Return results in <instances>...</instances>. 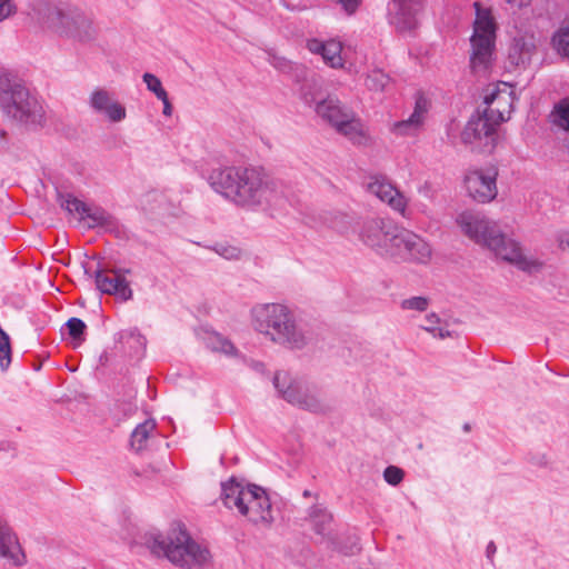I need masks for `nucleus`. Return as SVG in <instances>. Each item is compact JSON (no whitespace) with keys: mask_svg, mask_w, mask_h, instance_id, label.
<instances>
[{"mask_svg":"<svg viewBox=\"0 0 569 569\" xmlns=\"http://www.w3.org/2000/svg\"><path fill=\"white\" fill-rule=\"evenodd\" d=\"M143 545L154 557L164 558L179 569H204L212 565L209 548L193 539L182 525L172 526L166 533H146Z\"/></svg>","mask_w":569,"mask_h":569,"instance_id":"nucleus-3","label":"nucleus"},{"mask_svg":"<svg viewBox=\"0 0 569 569\" xmlns=\"http://www.w3.org/2000/svg\"><path fill=\"white\" fill-rule=\"evenodd\" d=\"M556 240L560 249H569V230H561L557 233Z\"/></svg>","mask_w":569,"mask_h":569,"instance_id":"nucleus-38","label":"nucleus"},{"mask_svg":"<svg viewBox=\"0 0 569 569\" xmlns=\"http://www.w3.org/2000/svg\"><path fill=\"white\" fill-rule=\"evenodd\" d=\"M273 385L287 402L299 409L312 413H327L331 409L318 386L308 380L277 372Z\"/></svg>","mask_w":569,"mask_h":569,"instance_id":"nucleus-8","label":"nucleus"},{"mask_svg":"<svg viewBox=\"0 0 569 569\" xmlns=\"http://www.w3.org/2000/svg\"><path fill=\"white\" fill-rule=\"evenodd\" d=\"M426 0H390L388 20L398 32H411L420 24Z\"/></svg>","mask_w":569,"mask_h":569,"instance_id":"nucleus-14","label":"nucleus"},{"mask_svg":"<svg viewBox=\"0 0 569 569\" xmlns=\"http://www.w3.org/2000/svg\"><path fill=\"white\" fill-rule=\"evenodd\" d=\"M213 250L228 260H238L241 257V250L233 246L216 244Z\"/></svg>","mask_w":569,"mask_h":569,"instance_id":"nucleus-36","label":"nucleus"},{"mask_svg":"<svg viewBox=\"0 0 569 569\" xmlns=\"http://www.w3.org/2000/svg\"><path fill=\"white\" fill-rule=\"evenodd\" d=\"M388 258L427 263L431 258V248L419 234L400 227Z\"/></svg>","mask_w":569,"mask_h":569,"instance_id":"nucleus-13","label":"nucleus"},{"mask_svg":"<svg viewBox=\"0 0 569 569\" xmlns=\"http://www.w3.org/2000/svg\"><path fill=\"white\" fill-rule=\"evenodd\" d=\"M551 44L558 54L569 59V23L561 26L553 33Z\"/></svg>","mask_w":569,"mask_h":569,"instance_id":"nucleus-27","label":"nucleus"},{"mask_svg":"<svg viewBox=\"0 0 569 569\" xmlns=\"http://www.w3.org/2000/svg\"><path fill=\"white\" fill-rule=\"evenodd\" d=\"M358 550H359L358 543L353 542V545L351 546L349 551L342 550V552L346 553V555H352V553H355Z\"/></svg>","mask_w":569,"mask_h":569,"instance_id":"nucleus-41","label":"nucleus"},{"mask_svg":"<svg viewBox=\"0 0 569 569\" xmlns=\"http://www.w3.org/2000/svg\"><path fill=\"white\" fill-rule=\"evenodd\" d=\"M301 98L306 104L313 106V109L316 108L317 102L325 99L323 97H321L320 92L318 91L317 84L315 82L306 83L302 87Z\"/></svg>","mask_w":569,"mask_h":569,"instance_id":"nucleus-33","label":"nucleus"},{"mask_svg":"<svg viewBox=\"0 0 569 569\" xmlns=\"http://www.w3.org/2000/svg\"><path fill=\"white\" fill-rule=\"evenodd\" d=\"M498 127L499 124L489 119L483 112L479 113L471 117L467 122L461 132V140L472 149L491 152L497 144Z\"/></svg>","mask_w":569,"mask_h":569,"instance_id":"nucleus-12","label":"nucleus"},{"mask_svg":"<svg viewBox=\"0 0 569 569\" xmlns=\"http://www.w3.org/2000/svg\"><path fill=\"white\" fill-rule=\"evenodd\" d=\"M497 177L498 169L493 166L470 171L465 178V184L469 196L480 203L492 201L498 193Z\"/></svg>","mask_w":569,"mask_h":569,"instance_id":"nucleus-17","label":"nucleus"},{"mask_svg":"<svg viewBox=\"0 0 569 569\" xmlns=\"http://www.w3.org/2000/svg\"><path fill=\"white\" fill-rule=\"evenodd\" d=\"M142 80L147 86V89L151 91L158 99L166 98L167 91L163 89L160 79L149 72L142 76Z\"/></svg>","mask_w":569,"mask_h":569,"instance_id":"nucleus-31","label":"nucleus"},{"mask_svg":"<svg viewBox=\"0 0 569 569\" xmlns=\"http://www.w3.org/2000/svg\"><path fill=\"white\" fill-rule=\"evenodd\" d=\"M89 107L110 122H121L127 117L126 108L106 88H94L88 98Z\"/></svg>","mask_w":569,"mask_h":569,"instance_id":"nucleus-19","label":"nucleus"},{"mask_svg":"<svg viewBox=\"0 0 569 569\" xmlns=\"http://www.w3.org/2000/svg\"><path fill=\"white\" fill-rule=\"evenodd\" d=\"M207 346L212 351L221 352L227 356H236L237 355V349L233 346V343L229 339H227L226 337H223L219 333H213V335L209 336L208 340H207Z\"/></svg>","mask_w":569,"mask_h":569,"instance_id":"nucleus-30","label":"nucleus"},{"mask_svg":"<svg viewBox=\"0 0 569 569\" xmlns=\"http://www.w3.org/2000/svg\"><path fill=\"white\" fill-rule=\"evenodd\" d=\"M14 9L11 0H0V21L10 17L14 12Z\"/></svg>","mask_w":569,"mask_h":569,"instance_id":"nucleus-37","label":"nucleus"},{"mask_svg":"<svg viewBox=\"0 0 569 569\" xmlns=\"http://www.w3.org/2000/svg\"><path fill=\"white\" fill-rule=\"evenodd\" d=\"M316 113L339 134L355 144H366L368 134L365 124L356 112L336 98L328 96L317 102Z\"/></svg>","mask_w":569,"mask_h":569,"instance_id":"nucleus-9","label":"nucleus"},{"mask_svg":"<svg viewBox=\"0 0 569 569\" xmlns=\"http://www.w3.org/2000/svg\"><path fill=\"white\" fill-rule=\"evenodd\" d=\"M68 332L70 337L78 342H82L84 340V331L87 329V325L79 318H70L67 323Z\"/></svg>","mask_w":569,"mask_h":569,"instance_id":"nucleus-32","label":"nucleus"},{"mask_svg":"<svg viewBox=\"0 0 569 569\" xmlns=\"http://www.w3.org/2000/svg\"><path fill=\"white\" fill-rule=\"evenodd\" d=\"M513 102L515 96L511 86L501 82L487 90L483 97V103L486 104L483 113L500 126L510 118Z\"/></svg>","mask_w":569,"mask_h":569,"instance_id":"nucleus-16","label":"nucleus"},{"mask_svg":"<svg viewBox=\"0 0 569 569\" xmlns=\"http://www.w3.org/2000/svg\"><path fill=\"white\" fill-rule=\"evenodd\" d=\"M156 426L157 425L153 419H148L134 428L131 433L130 443L136 451H140L146 447V442L156 429Z\"/></svg>","mask_w":569,"mask_h":569,"instance_id":"nucleus-25","label":"nucleus"},{"mask_svg":"<svg viewBox=\"0 0 569 569\" xmlns=\"http://www.w3.org/2000/svg\"><path fill=\"white\" fill-rule=\"evenodd\" d=\"M421 328L430 332L435 338L445 339L451 336V332L443 326V321L433 312L426 316V325Z\"/></svg>","mask_w":569,"mask_h":569,"instance_id":"nucleus-29","label":"nucleus"},{"mask_svg":"<svg viewBox=\"0 0 569 569\" xmlns=\"http://www.w3.org/2000/svg\"><path fill=\"white\" fill-rule=\"evenodd\" d=\"M367 191L387 203L401 217L409 219L408 199L385 176H372L367 183Z\"/></svg>","mask_w":569,"mask_h":569,"instance_id":"nucleus-18","label":"nucleus"},{"mask_svg":"<svg viewBox=\"0 0 569 569\" xmlns=\"http://www.w3.org/2000/svg\"><path fill=\"white\" fill-rule=\"evenodd\" d=\"M456 221L469 239L486 246L498 258L516 266L519 270L533 274L542 269L541 261L523 253L519 243L501 233L497 223L489 220L485 214L463 211L457 217Z\"/></svg>","mask_w":569,"mask_h":569,"instance_id":"nucleus-2","label":"nucleus"},{"mask_svg":"<svg viewBox=\"0 0 569 569\" xmlns=\"http://www.w3.org/2000/svg\"><path fill=\"white\" fill-rule=\"evenodd\" d=\"M399 226L387 218L366 219L359 229L360 241L375 250L379 256L388 257L390 248L396 241Z\"/></svg>","mask_w":569,"mask_h":569,"instance_id":"nucleus-11","label":"nucleus"},{"mask_svg":"<svg viewBox=\"0 0 569 569\" xmlns=\"http://www.w3.org/2000/svg\"><path fill=\"white\" fill-rule=\"evenodd\" d=\"M390 77L380 69L367 73L365 84L370 91L382 92L390 83Z\"/></svg>","mask_w":569,"mask_h":569,"instance_id":"nucleus-28","label":"nucleus"},{"mask_svg":"<svg viewBox=\"0 0 569 569\" xmlns=\"http://www.w3.org/2000/svg\"><path fill=\"white\" fill-rule=\"evenodd\" d=\"M163 103V110H162V113L166 116V117H170L172 114V111H173V108L170 103V100L168 98V93L166 94V98L163 99H160Z\"/></svg>","mask_w":569,"mask_h":569,"instance_id":"nucleus-39","label":"nucleus"},{"mask_svg":"<svg viewBox=\"0 0 569 569\" xmlns=\"http://www.w3.org/2000/svg\"><path fill=\"white\" fill-rule=\"evenodd\" d=\"M207 181L223 199L246 210L277 207L283 199L282 184L256 167L220 166L210 170Z\"/></svg>","mask_w":569,"mask_h":569,"instance_id":"nucleus-1","label":"nucleus"},{"mask_svg":"<svg viewBox=\"0 0 569 569\" xmlns=\"http://www.w3.org/2000/svg\"><path fill=\"white\" fill-rule=\"evenodd\" d=\"M221 499L228 509H236L253 525L269 526L273 521L270 499L261 487L231 479L221 485Z\"/></svg>","mask_w":569,"mask_h":569,"instance_id":"nucleus-6","label":"nucleus"},{"mask_svg":"<svg viewBox=\"0 0 569 569\" xmlns=\"http://www.w3.org/2000/svg\"><path fill=\"white\" fill-rule=\"evenodd\" d=\"M0 104L9 117L20 122L34 124L41 119V107L37 100L8 74L0 77Z\"/></svg>","mask_w":569,"mask_h":569,"instance_id":"nucleus-10","label":"nucleus"},{"mask_svg":"<svg viewBox=\"0 0 569 569\" xmlns=\"http://www.w3.org/2000/svg\"><path fill=\"white\" fill-rule=\"evenodd\" d=\"M476 19L470 38V69L477 77H486L492 66L497 23L489 8L475 2Z\"/></svg>","mask_w":569,"mask_h":569,"instance_id":"nucleus-7","label":"nucleus"},{"mask_svg":"<svg viewBox=\"0 0 569 569\" xmlns=\"http://www.w3.org/2000/svg\"><path fill=\"white\" fill-rule=\"evenodd\" d=\"M496 552V546L493 542H489V545L487 546V553L488 556H490L491 553H495Z\"/></svg>","mask_w":569,"mask_h":569,"instance_id":"nucleus-42","label":"nucleus"},{"mask_svg":"<svg viewBox=\"0 0 569 569\" xmlns=\"http://www.w3.org/2000/svg\"><path fill=\"white\" fill-rule=\"evenodd\" d=\"M34 10L40 23L62 37L86 42L97 36L92 19L74 6L41 2Z\"/></svg>","mask_w":569,"mask_h":569,"instance_id":"nucleus-5","label":"nucleus"},{"mask_svg":"<svg viewBox=\"0 0 569 569\" xmlns=\"http://www.w3.org/2000/svg\"><path fill=\"white\" fill-rule=\"evenodd\" d=\"M130 272L126 268L99 267L90 276L94 278L96 287L101 293L128 301L132 298V289L127 280Z\"/></svg>","mask_w":569,"mask_h":569,"instance_id":"nucleus-15","label":"nucleus"},{"mask_svg":"<svg viewBox=\"0 0 569 569\" xmlns=\"http://www.w3.org/2000/svg\"><path fill=\"white\" fill-rule=\"evenodd\" d=\"M302 496H303L305 498H309V497H311V496H312V492H311L310 490H305V491H303V493H302Z\"/></svg>","mask_w":569,"mask_h":569,"instance_id":"nucleus-43","label":"nucleus"},{"mask_svg":"<svg viewBox=\"0 0 569 569\" xmlns=\"http://www.w3.org/2000/svg\"><path fill=\"white\" fill-rule=\"evenodd\" d=\"M400 307L403 310H416L422 312L428 309L429 300L426 297H411L402 300Z\"/></svg>","mask_w":569,"mask_h":569,"instance_id":"nucleus-34","label":"nucleus"},{"mask_svg":"<svg viewBox=\"0 0 569 569\" xmlns=\"http://www.w3.org/2000/svg\"><path fill=\"white\" fill-rule=\"evenodd\" d=\"M512 7L523 8L530 4L531 0H505Z\"/></svg>","mask_w":569,"mask_h":569,"instance_id":"nucleus-40","label":"nucleus"},{"mask_svg":"<svg viewBox=\"0 0 569 569\" xmlns=\"http://www.w3.org/2000/svg\"><path fill=\"white\" fill-rule=\"evenodd\" d=\"M308 520L317 535L328 537L331 531L332 515L322 505H313L308 509Z\"/></svg>","mask_w":569,"mask_h":569,"instance_id":"nucleus-24","label":"nucleus"},{"mask_svg":"<svg viewBox=\"0 0 569 569\" xmlns=\"http://www.w3.org/2000/svg\"><path fill=\"white\" fill-rule=\"evenodd\" d=\"M428 112V101L420 97L416 100L413 112L406 120L392 124L391 131L398 136H413L423 124L425 116Z\"/></svg>","mask_w":569,"mask_h":569,"instance_id":"nucleus-22","label":"nucleus"},{"mask_svg":"<svg viewBox=\"0 0 569 569\" xmlns=\"http://www.w3.org/2000/svg\"><path fill=\"white\" fill-rule=\"evenodd\" d=\"M61 207L69 213H78L81 219H88L90 228L106 226L110 222V216L103 209H92L72 194L61 197Z\"/></svg>","mask_w":569,"mask_h":569,"instance_id":"nucleus-20","label":"nucleus"},{"mask_svg":"<svg viewBox=\"0 0 569 569\" xmlns=\"http://www.w3.org/2000/svg\"><path fill=\"white\" fill-rule=\"evenodd\" d=\"M307 48L310 52L320 54L328 66L331 68L342 67V44L337 40L321 41L318 39H311L307 42Z\"/></svg>","mask_w":569,"mask_h":569,"instance_id":"nucleus-23","label":"nucleus"},{"mask_svg":"<svg viewBox=\"0 0 569 569\" xmlns=\"http://www.w3.org/2000/svg\"><path fill=\"white\" fill-rule=\"evenodd\" d=\"M403 470L396 466H389L383 471L386 482L391 486H398L403 480Z\"/></svg>","mask_w":569,"mask_h":569,"instance_id":"nucleus-35","label":"nucleus"},{"mask_svg":"<svg viewBox=\"0 0 569 569\" xmlns=\"http://www.w3.org/2000/svg\"><path fill=\"white\" fill-rule=\"evenodd\" d=\"M550 121L558 129L569 132V98L561 99L553 106Z\"/></svg>","mask_w":569,"mask_h":569,"instance_id":"nucleus-26","label":"nucleus"},{"mask_svg":"<svg viewBox=\"0 0 569 569\" xmlns=\"http://www.w3.org/2000/svg\"><path fill=\"white\" fill-rule=\"evenodd\" d=\"M0 558L7 563L20 567L26 563V555L19 540L7 522L0 520Z\"/></svg>","mask_w":569,"mask_h":569,"instance_id":"nucleus-21","label":"nucleus"},{"mask_svg":"<svg viewBox=\"0 0 569 569\" xmlns=\"http://www.w3.org/2000/svg\"><path fill=\"white\" fill-rule=\"evenodd\" d=\"M252 327L271 341L290 349H302L310 340L291 310L281 303H260L251 309Z\"/></svg>","mask_w":569,"mask_h":569,"instance_id":"nucleus-4","label":"nucleus"}]
</instances>
